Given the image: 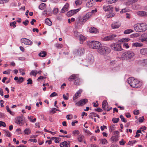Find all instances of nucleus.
Here are the masks:
<instances>
[{
  "mask_svg": "<svg viewBox=\"0 0 147 147\" xmlns=\"http://www.w3.org/2000/svg\"><path fill=\"white\" fill-rule=\"evenodd\" d=\"M100 143L103 144H105L107 143V141L105 139H103L100 140Z\"/></svg>",
  "mask_w": 147,
  "mask_h": 147,
  "instance_id": "nucleus-38",
  "label": "nucleus"
},
{
  "mask_svg": "<svg viewBox=\"0 0 147 147\" xmlns=\"http://www.w3.org/2000/svg\"><path fill=\"white\" fill-rule=\"evenodd\" d=\"M68 80L70 82L74 80V84L76 86L79 85L80 84V79L78 75L72 74L69 77Z\"/></svg>",
  "mask_w": 147,
  "mask_h": 147,
  "instance_id": "nucleus-4",
  "label": "nucleus"
},
{
  "mask_svg": "<svg viewBox=\"0 0 147 147\" xmlns=\"http://www.w3.org/2000/svg\"><path fill=\"white\" fill-rule=\"evenodd\" d=\"M111 50L109 48L105 46H102L98 50V52L101 55H106L109 53Z\"/></svg>",
  "mask_w": 147,
  "mask_h": 147,
  "instance_id": "nucleus-5",
  "label": "nucleus"
},
{
  "mask_svg": "<svg viewBox=\"0 0 147 147\" xmlns=\"http://www.w3.org/2000/svg\"><path fill=\"white\" fill-rule=\"evenodd\" d=\"M38 55L40 57H45L47 55V53L45 51H42Z\"/></svg>",
  "mask_w": 147,
  "mask_h": 147,
  "instance_id": "nucleus-23",
  "label": "nucleus"
},
{
  "mask_svg": "<svg viewBox=\"0 0 147 147\" xmlns=\"http://www.w3.org/2000/svg\"><path fill=\"white\" fill-rule=\"evenodd\" d=\"M81 34L79 33L77 31H74V35L75 37L78 38L80 36H81Z\"/></svg>",
  "mask_w": 147,
  "mask_h": 147,
  "instance_id": "nucleus-31",
  "label": "nucleus"
},
{
  "mask_svg": "<svg viewBox=\"0 0 147 147\" xmlns=\"http://www.w3.org/2000/svg\"><path fill=\"white\" fill-rule=\"evenodd\" d=\"M137 14L143 17H147V12L142 11H140L137 12Z\"/></svg>",
  "mask_w": 147,
  "mask_h": 147,
  "instance_id": "nucleus-12",
  "label": "nucleus"
},
{
  "mask_svg": "<svg viewBox=\"0 0 147 147\" xmlns=\"http://www.w3.org/2000/svg\"><path fill=\"white\" fill-rule=\"evenodd\" d=\"M94 0H90L87 2L86 3V6L88 7H92L94 5Z\"/></svg>",
  "mask_w": 147,
  "mask_h": 147,
  "instance_id": "nucleus-17",
  "label": "nucleus"
},
{
  "mask_svg": "<svg viewBox=\"0 0 147 147\" xmlns=\"http://www.w3.org/2000/svg\"><path fill=\"white\" fill-rule=\"evenodd\" d=\"M46 4L45 3H41L39 6V8L41 10L43 9L45 7V6Z\"/></svg>",
  "mask_w": 147,
  "mask_h": 147,
  "instance_id": "nucleus-30",
  "label": "nucleus"
},
{
  "mask_svg": "<svg viewBox=\"0 0 147 147\" xmlns=\"http://www.w3.org/2000/svg\"><path fill=\"white\" fill-rule=\"evenodd\" d=\"M78 38L80 41H83L85 40V37L82 34H81V36H80Z\"/></svg>",
  "mask_w": 147,
  "mask_h": 147,
  "instance_id": "nucleus-36",
  "label": "nucleus"
},
{
  "mask_svg": "<svg viewBox=\"0 0 147 147\" xmlns=\"http://www.w3.org/2000/svg\"><path fill=\"white\" fill-rule=\"evenodd\" d=\"M27 84H32V81L31 78H29L27 80Z\"/></svg>",
  "mask_w": 147,
  "mask_h": 147,
  "instance_id": "nucleus-48",
  "label": "nucleus"
},
{
  "mask_svg": "<svg viewBox=\"0 0 147 147\" xmlns=\"http://www.w3.org/2000/svg\"><path fill=\"white\" fill-rule=\"evenodd\" d=\"M60 146L61 147H69V144L66 141L61 143Z\"/></svg>",
  "mask_w": 147,
  "mask_h": 147,
  "instance_id": "nucleus-19",
  "label": "nucleus"
},
{
  "mask_svg": "<svg viewBox=\"0 0 147 147\" xmlns=\"http://www.w3.org/2000/svg\"><path fill=\"white\" fill-rule=\"evenodd\" d=\"M29 141L34 142H37V140L36 139H30L29 140Z\"/></svg>",
  "mask_w": 147,
  "mask_h": 147,
  "instance_id": "nucleus-60",
  "label": "nucleus"
},
{
  "mask_svg": "<svg viewBox=\"0 0 147 147\" xmlns=\"http://www.w3.org/2000/svg\"><path fill=\"white\" fill-rule=\"evenodd\" d=\"M21 42L22 43H24V44L28 45H31L32 44V42L30 40L26 38L22 39Z\"/></svg>",
  "mask_w": 147,
  "mask_h": 147,
  "instance_id": "nucleus-10",
  "label": "nucleus"
},
{
  "mask_svg": "<svg viewBox=\"0 0 147 147\" xmlns=\"http://www.w3.org/2000/svg\"><path fill=\"white\" fill-rule=\"evenodd\" d=\"M56 47L58 49H61L63 47V45L61 44H58L56 45Z\"/></svg>",
  "mask_w": 147,
  "mask_h": 147,
  "instance_id": "nucleus-57",
  "label": "nucleus"
},
{
  "mask_svg": "<svg viewBox=\"0 0 147 147\" xmlns=\"http://www.w3.org/2000/svg\"><path fill=\"white\" fill-rule=\"evenodd\" d=\"M24 120V117L23 116L17 117L15 119V122L20 125L23 124V122Z\"/></svg>",
  "mask_w": 147,
  "mask_h": 147,
  "instance_id": "nucleus-8",
  "label": "nucleus"
},
{
  "mask_svg": "<svg viewBox=\"0 0 147 147\" xmlns=\"http://www.w3.org/2000/svg\"><path fill=\"white\" fill-rule=\"evenodd\" d=\"M132 46L134 47H141L143 45L142 43H140L138 42H136L133 43L132 44Z\"/></svg>",
  "mask_w": 147,
  "mask_h": 147,
  "instance_id": "nucleus-24",
  "label": "nucleus"
},
{
  "mask_svg": "<svg viewBox=\"0 0 147 147\" xmlns=\"http://www.w3.org/2000/svg\"><path fill=\"white\" fill-rule=\"evenodd\" d=\"M92 15L90 13H87L85 16L83 17H82L83 19V20H84L85 21L88 19Z\"/></svg>",
  "mask_w": 147,
  "mask_h": 147,
  "instance_id": "nucleus-18",
  "label": "nucleus"
},
{
  "mask_svg": "<svg viewBox=\"0 0 147 147\" xmlns=\"http://www.w3.org/2000/svg\"><path fill=\"white\" fill-rule=\"evenodd\" d=\"M116 63L115 61H112L110 62V64L111 65H113Z\"/></svg>",
  "mask_w": 147,
  "mask_h": 147,
  "instance_id": "nucleus-61",
  "label": "nucleus"
},
{
  "mask_svg": "<svg viewBox=\"0 0 147 147\" xmlns=\"http://www.w3.org/2000/svg\"><path fill=\"white\" fill-rule=\"evenodd\" d=\"M24 80V78L22 77H20L18 79V81H17V82H19V83H22Z\"/></svg>",
  "mask_w": 147,
  "mask_h": 147,
  "instance_id": "nucleus-43",
  "label": "nucleus"
},
{
  "mask_svg": "<svg viewBox=\"0 0 147 147\" xmlns=\"http://www.w3.org/2000/svg\"><path fill=\"white\" fill-rule=\"evenodd\" d=\"M129 40L130 39L129 38H123L120 39L119 40V41L120 42H128L129 41Z\"/></svg>",
  "mask_w": 147,
  "mask_h": 147,
  "instance_id": "nucleus-34",
  "label": "nucleus"
},
{
  "mask_svg": "<svg viewBox=\"0 0 147 147\" xmlns=\"http://www.w3.org/2000/svg\"><path fill=\"white\" fill-rule=\"evenodd\" d=\"M78 54L81 55L83 54L84 52V50L83 48H79L77 50Z\"/></svg>",
  "mask_w": 147,
  "mask_h": 147,
  "instance_id": "nucleus-21",
  "label": "nucleus"
},
{
  "mask_svg": "<svg viewBox=\"0 0 147 147\" xmlns=\"http://www.w3.org/2000/svg\"><path fill=\"white\" fill-rule=\"evenodd\" d=\"M114 125H111L109 129V131L110 132H112L115 129V127H114Z\"/></svg>",
  "mask_w": 147,
  "mask_h": 147,
  "instance_id": "nucleus-44",
  "label": "nucleus"
},
{
  "mask_svg": "<svg viewBox=\"0 0 147 147\" xmlns=\"http://www.w3.org/2000/svg\"><path fill=\"white\" fill-rule=\"evenodd\" d=\"M96 113L94 112H92L90 113L89 116L90 118H91L92 119H93V117H96Z\"/></svg>",
  "mask_w": 147,
  "mask_h": 147,
  "instance_id": "nucleus-28",
  "label": "nucleus"
},
{
  "mask_svg": "<svg viewBox=\"0 0 147 147\" xmlns=\"http://www.w3.org/2000/svg\"><path fill=\"white\" fill-rule=\"evenodd\" d=\"M78 20L80 24H83L85 21L83 20V19L82 17H80L78 18Z\"/></svg>",
  "mask_w": 147,
  "mask_h": 147,
  "instance_id": "nucleus-32",
  "label": "nucleus"
},
{
  "mask_svg": "<svg viewBox=\"0 0 147 147\" xmlns=\"http://www.w3.org/2000/svg\"><path fill=\"white\" fill-rule=\"evenodd\" d=\"M4 131L5 132V135L6 136L8 137H11V133L7 130H4Z\"/></svg>",
  "mask_w": 147,
  "mask_h": 147,
  "instance_id": "nucleus-40",
  "label": "nucleus"
},
{
  "mask_svg": "<svg viewBox=\"0 0 147 147\" xmlns=\"http://www.w3.org/2000/svg\"><path fill=\"white\" fill-rule=\"evenodd\" d=\"M88 102V100L86 99H84L80 100L76 103L77 105L80 106H82L86 104Z\"/></svg>",
  "mask_w": 147,
  "mask_h": 147,
  "instance_id": "nucleus-9",
  "label": "nucleus"
},
{
  "mask_svg": "<svg viewBox=\"0 0 147 147\" xmlns=\"http://www.w3.org/2000/svg\"><path fill=\"white\" fill-rule=\"evenodd\" d=\"M134 114L135 115H138L139 114V111L138 110H134Z\"/></svg>",
  "mask_w": 147,
  "mask_h": 147,
  "instance_id": "nucleus-58",
  "label": "nucleus"
},
{
  "mask_svg": "<svg viewBox=\"0 0 147 147\" xmlns=\"http://www.w3.org/2000/svg\"><path fill=\"white\" fill-rule=\"evenodd\" d=\"M118 137L117 136H113L111 138V140L113 141L114 142H116L118 140Z\"/></svg>",
  "mask_w": 147,
  "mask_h": 147,
  "instance_id": "nucleus-42",
  "label": "nucleus"
},
{
  "mask_svg": "<svg viewBox=\"0 0 147 147\" xmlns=\"http://www.w3.org/2000/svg\"><path fill=\"white\" fill-rule=\"evenodd\" d=\"M79 10V9L71 10L67 13V15L68 16H71L73 15L76 14Z\"/></svg>",
  "mask_w": 147,
  "mask_h": 147,
  "instance_id": "nucleus-11",
  "label": "nucleus"
},
{
  "mask_svg": "<svg viewBox=\"0 0 147 147\" xmlns=\"http://www.w3.org/2000/svg\"><path fill=\"white\" fill-rule=\"evenodd\" d=\"M69 4L66 3L61 9V12L62 13H63L65 11H68V8L69 7Z\"/></svg>",
  "mask_w": 147,
  "mask_h": 147,
  "instance_id": "nucleus-15",
  "label": "nucleus"
},
{
  "mask_svg": "<svg viewBox=\"0 0 147 147\" xmlns=\"http://www.w3.org/2000/svg\"><path fill=\"white\" fill-rule=\"evenodd\" d=\"M6 109H7V111L9 112L10 113V114L11 115L12 114L13 112H11L8 106L7 105L6 106Z\"/></svg>",
  "mask_w": 147,
  "mask_h": 147,
  "instance_id": "nucleus-47",
  "label": "nucleus"
},
{
  "mask_svg": "<svg viewBox=\"0 0 147 147\" xmlns=\"http://www.w3.org/2000/svg\"><path fill=\"white\" fill-rule=\"evenodd\" d=\"M16 22L14 21L12 23H11L10 24V26H13V28H15L16 27Z\"/></svg>",
  "mask_w": 147,
  "mask_h": 147,
  "instance_id": "nucleus-45",
  "label": "nucleus"
},
{
  "mask_svg": "<svg viewBox=\"0 0 147 147\" xmlns=\"http://www.w3.org/2000/svg\"><path fill=\"white\" fill-rule=\"evenodd\" d=\"M119 120V118H113L112 119V120L114 123H116L118 122Z\"/></svg>",
  "mask_w": 147,
  "mask_h": 147,
  "instance_id": "nucleus-41",
  "label": "nucleus"
},
{
  "mask_svg": "<svg viewBox=\"0 0 147 147\" xmlns=\"http://www.w3.org/2000/svg\"><path fill=\"white\" fill-rule=\"evenodd\" d=\"M136 142V140H133L132 141H129L128 143V144L129 145H132L133 144H135Z\"/></svg>",
  "mask_w": 147,
  "mask_h": 147,
  "instance_id": "nucleus-53",
  "label": "nucleus"
},
{
  "mask_svg": "<svg viewBox=\"0 0 147 147\" xmlns=\"http://www.w3.org/2000/svg\"><path fill=\"white\" fill-rule=\"evenodd\" d=\"M88 45L90 47H91L93 49L98 50L101 44L98 41H92L89 42Z\"/></svg>",
  "mask_w": 147,
  "mask_h": 147,
  "instance_id": "nucleus-6",
  "label": "nucleus"
},
{
  "mask_svg": "<svg viewBox=\"0 0 147 147\" xmlns=\"http://www.w3.org/2000/svg\"><path fill=\"white\" fill-rule=\"evenodd\" d=\"M127 82L131 87L134 88L139 87L141 85L140 82L133 77L129 78L127 80Z\"/></svg>",
  "mask_w": 147,
  "mask_h": 147,
  "instance_id": "nucleus-1",
  "label": "nucleus"
},
{
  "mask_svg": "<svg viewBox=\"0 0 147 147\" xmlns=\"http://www.w3.org/2000/svg\"><path fill=\"white\" fill-rule=\"evenodd\" d=\"M83 129L84 132L86 133L88 135H91V134L92 133L89 130L84 129Z\"/></svg>",
  "mask_w": 147,
  "mask_h": 147,
  "instance_id": "nucleus-50",
  "label": "nucleus"
},
{
  "mask_svg": "<svg viewBox=\"0 0 147 147\" xmlns=\"http://www.w3.org/2000/svg\"><path fill=\"white\" fill-rule=\"evenodd\" d=\"M134 29L136 32H143L147 29V24L145 23L137 24L134 26Z\"/></svg>",
  "mask_w": 147,
  "mask_h": 147,
  "instance_id": "nucleus-2",
  "label": "nucleus"
},
{
  "mask_svg": "<svg viewBox=\"0 0 147 147\" xmlns=\"http://www.w3.org/2000/svg\"><path fill=\"white\" fill-rule=\"evenodd\" d=\"M36 22V20L34 19H33L32 20V21L30 22V23L32 25H33L34 24V22Z\"/></svg>",
  "mask_w": 147,
  "mask_h": 147,
  "instance_id": "nucleus-64",
  "label": "nucleus"
},
{
  "mask_svg": "<svg viewBox=\"0 0 147 147\" xmlns=\"http://www.w3.org/2000/svg\"><path fill=\"white\" fill-rule=\"evenodd\" d=\"M57 96V94L55 92L52 93L50 96L51 97H53L55 96Z\"/></svg>",
  "mask_w": 147,
  "mask_h": 147,
  "instance_id": "nucleus-52",
  "label": "nucleus"
},
{
  "mask_svg": "<svg viewBox=\"0 0 147 147\" xmlns=\"http://www.w3.org/2000/svg\"><path fill=\"white\" fill-rule=\"evenodd\" d=\"M10 71H11V70L8 69L6 71H4L3 72V74H9L10 73Z\"/></svg>",
  "mask_w": 147,
  "mask_h": 147,
  "instance_id": "nucleus-49",
  "label": "nucleus"
},
{
  "mask_svg": "<svg viewBox=\"0 0 147 147\" xmlns=\"http://www.w3.org/2000/svg\"><path fill=\"white\" fill-rule=\"evenodd\" d=\"M108 105V103L106 100H104L102 103V108L104 110H106L105 107Z\"/></svg>",
  "mask_w": 147,
  "mask_h": 147,
  "instance_id": "nucleus-26",
  "label": "nucleus"
},
{
  "mask_svg": "<svg viewBox=\"0 0 147 147\" xmlns=\"http://www.w3.org/2000/svg\"><path fill=\"white\" fill-rule=\"evenodd\" d=\"M1 126L5 127L6 124L5 122L2 121H0V127Z\"/></svg>",
  "mask_w": 147,
  "mask_h": 147,
  "instance_id": "nucleus-51",
  "label": "nucleus"
},
{
  "mask_svg": "<svg viewBox=\"0 0 147 147\" xmlns=\"http://www.w3.org/2000/svg\"><path fill=\"white\" fill-rule=\"evenodd\" d=\"M120 25L121 24L119 23L116 22L112 24L111 26L112 28L113 29H116L118 28Z\"/></svg>",
  "mask_w": 147,
  "mask_h": 147,
  "instance_id": "nucleus-14",
  "label": "nucleus"
},
{
  "mask_svg": "<svg viewBox=\"0 0 147 147\" xmlns=\"http://www.w3.org/2000/svg\"><path fill=\"white\" fill-rule=\"evenodd\" d=\"M113 10V8L110 5L109 13H112Z\"/></svg>",
  "mask_w": 147,
  "mask_h": 147,
  "instance_id": "nucleus-63",
  "label": "nucleus"
},
{
  "mask_svg": "<svg viewBox=\"0 0 147 147\" xmlns=\"http://www.w3.org/2000/svg\"><path fill=\"white\" fill-rule=\"evenodd\" d=\"M133 31L131 29H127L125 30L124 32V33L125 34H128L132 32Z\"/></svg>",
  "mask_w": 147,
  "mask_h": 147,
  "instance_id": "nucleus-35",
  "label": "nucleus"
},
{
  "mask_svg": "<svg viewBox=\"0 0 147 147\" xmlns=\"http://www.w3.org/2000/svg\"><path fill=\"white\" fill-rule=\"evenodd\" d=\"M29 23V21L28 20H26L25 22H23L22 23L25 26H27Z\"/></svg>",
  "mask_w": 147,
  "mask_h": 147,
  "instance_id": "nucleus-55",
  "label": "nucleus"
},
{
  "mask_svg": "<svg viewBox=\"0 0 147 147\" xmlns=\"http://www.w3.org/2000/svg\"><path fill=\"white\" fill-rule=\"evenodd\" d=\"M72 133L74 136H75L76 135H78L79 134L80 132L78 130H77L73 131H72Z\"/></svg>",
  "mask_w": 147,
  "mask_h": 147,
  "instance_id": "nucleus-33",
  "label": "nucleus"
},
{
  "mask_svg": "<svg viewBox=\"0 0 147 147\" xmlns=\"http://www.w3.org/2000/svg\"><path fill=\"white\" fill-rule=\"evenodd\" d=\"M134 56V53L132 51H127L123 53L121 55L122 60H129Z\"/></svg>",
  "mask_w": 147,
  "mask_h": 147,
  "instance_id": "nucleus-3",
  "label": "nucleus"
},
{
  "mask_svg": "<svg viewBox=\"0 0 147 147\" xmlns=\"http://www.w3.org/2000/svg\"><path fill=\"white\" fill-rule=\"evenodd\" d=\"M144 120V116H143L142 118L139 117V122L140 123H142L143 121Z\"/></svg>",
  "mask_w": 147,
  "mask_h": 147,
  "instance_id": "nucleus-56",
  "label": "nucleus"
},
{
  "mask_svg": "<svg viewBox=\"0 0 147 147\" xmlns=\"http://www.w3.org/2000/svg\"><path fill=\"white\" fill-rule=\"evenodd\" d=\"M110 5L105 6L103 7V9L105 11H109Z\"/></svg>",
  "mask_w": 147,
  "mask_h": 147,
  "instance_id": "nucleus-39",
  "label": "nucleus"
},
{
  "mask_svg": "<svg viewBox=\"0 0 147 147\" xmlns=\"http://www.w3.org/2000/svg\"><path fill=\"white\" fill-rule=\"evenodd\" d=\"M82 92V90L80 89L75 94V95L73 96V99L75 100L78 98L80 96V94Z\"/></svg>",
  "mask_w": 147,
  "mask_h": 147,
  "instance_id": "nucleus-13",
  "label": "nucleus"
},
{
  "mask_svg": "<svg viewBox=\"0 0 147 147\" xmlns=\"http://www.w3.org/2000/svg\"><path fill=\"white\" fill-rule=\"evenodd\" d=\"M45 23L49 26H51L52 25V22L49 18L46 19L45 20Z\"/></svg>",
  "mask_w": 147,
  "mask_h": 147,
  "instance_id": "nucleus-27",
  "label": "nucleus"
},
{
  "mask_svg": "<svg viewBox=\"0 0 147 147\" xmlns=\"http://www.w3.org/2000/svg\"><path fill=\"white\" fill-rule=\"evenodd\" d=\"M59 137H56V138L55 139V142L56 143H59Z\"/></svg>",
  "mask_w": 147,
  "mask_h": 147,
  "instance_id": "nucleus-59",
  "label": "nucleus"
},
{
  "mask_svg": "<svg viewBox=\"0 0 147 147\" xmlns=\"http://www.w3.org/2000/svg\"><path fill=\"white\" fill-rule=\"evenodd\" d=\"M114 134L115 135V136H117L119 134V132L117 131H116L114 132Z\"/></svg>",
  "mask_w": 147,
  "mask_h": 147,
  "instance_id": "nucleus-62",
  "label": "nucleus"
},
{
  "mask_svg": "<svg viewBox=\"0 0 147 147\" xmlns=\"http://www.w3.org/2000/svg\"><path fill=\"white\" fill-rule=\"evenodd\" d=\"M30 132V130L29 128H26L24 131V134H29Z\"/></svg>",
  "mask_w": 147,
  "mask_h": 147,
  "instance_id": "nucleus-29",
  "label": "nucleus"
},
{
  "mask_svg": "<svg viewBox=\"0 0 147 147\" xmlns=\"http://www.w3.org/2000/svg\"><path fill=\"white\" fill-rule=\"evenodd\" d=\"M120 118L121 119V121H122L124 122L125 123H126L127 122V120L122 115H121L120 116Z\"/></svg>",
  "mask_w": 147,
  "mask_h": 147,
  "instance_id": "nucleus-46",
  "label": "nucleus"
},
{
  "mask_svg": "<svg viewBox=\"0 0 147 147\" xmlns=\"http://www.w3.org/2000/svg\"><path fill=\"white\" fill-rule=\"evenodd\" d=\"M84 136L82 135H80L78 137V139L79 142H82L83 140L84 139Z\"/></svg>",
  "mask_w": 147,
  "mask_h": 147,
  "instance_id": "nucleus-22",
  "label": "nucleus"
},
{
  "mask_svg": "<svg viewBox=\"0 0 147 147\" xmlns=\"http://www.w3.org/2000/svg\"><path fill=\"white\" fill-rule=\"evenodd\" d=\"M58 12V8H55L53 10V13L55 14H57Z\"/></svg>",
  "mask_w": 147,
  "mask_h": 147,
  "instance_id": "nucleus-54",
  "label": "nucleus"
},
{
  "mask_svg": "<svg viewBox=\"0 0 147 147\" xmlns=\"http://www.w3.org/2000/svg\"><path fill=\"white\" fill-rule=\"evenodd\" d=\"M111 49L115 51H120L122 50L120 45L115 43L112 44L111 46Z\"/></svg>",
  "mask_w": 147,
  "mask_h": 147,
  "instance_id": "nucleus-7",
  "label": "nucleus"
},
{
  "mask_svg": "<svg viewBox=\"0 0 147 147\" xmlns=\"http://www.w3.org/2000/svg\"><path fill=\"white\" fill-rule=\"evenodd\" d=\"M116 36L115 35L113 34L110 36H107L104 38V39L105 40H112L114 39V37Z\"/></svg>",
  "mask_w": 147,
  "mask_h": 147,
  "instance_id": "nucleus-16",
  "label": "nucleus"
},
{
  "mask_svg": "<svg viewBox=\"0 0 147 147\" xmlns=\"http://www.w3.org/2000/svg\"><path fill=\"white\" fill-rule=\"evenodd\" d=\"M75 3L76 5H80L82 3V0H77L75 1Z\"/></svg>",
  "mask_w": 147,
  "mask_h": 147,
  "instance_id": "nucleus-37",
  "label": "nucleus"
},
{
  "mask_svg": "<svg viewBox=\"0 0 147 147\" xmlns=\"http://www.w3.org/2000/svg\"><path fill=\"white\" fill-rule=\"evenodd\" d=\"M89 32L90 33H97L98 32L97 29L94 27H91L89 29Z\"/></svg>",
  "mask_w": 147,
  "mask_h": 147,
  "instance_id": "nucleus-20",
  "label": "nucleus"
},
{
  "mask_svg": "<svg viewBox=\"0 0 147 147\" xmlns=\"http://www.w3.org/2000/svg\"><path fill=\"white\" fill-rule=\"evenodd\" d=\"M140 52L142 55L147 54V49H143L140 50Z\"/></svg>",
  "mask_w": 147,
  "mask_h": 147,
  "instance_id": "nucleus-25",
  "label": "nucleus"
}]
</instances>
